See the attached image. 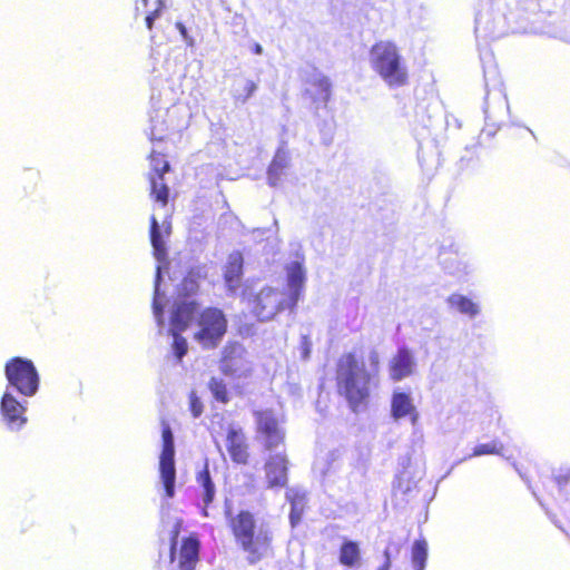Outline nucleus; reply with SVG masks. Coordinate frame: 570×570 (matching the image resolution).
Returning <instances> with one entry per match:
<instances>
[{
    "label": "nucleus",
    "instance_id": "c756f323",
    "mask_svg": "<svg viewBox=\"0 0 570 570\" xmlns=\"http://www.w3.org/2000/svg\"><path fill=\"white\" fill-rule=\"evenodd\" d=\"M165 9L166 0H156L154 9L145 16V23L148 30H153L155 20L163 14Z\"/></svg>",
    "mask_w": 570,
    "mask_h": 570
},
{
    "label": "nucleus",
    "instance_id": "ddd939ff",
    "mask_svg": "<svg viewBox=\"0 0 570 570\" xmlns=\"http://www.w3.org/2000/svg\"><path fill=\"white\" fill-rule=\"evenodd\" d=\"M264 470L268 488L279 489L287 485L288 459L285 453L271 455L264 464Z\"/></svg>",
    "mask_w": 570,
    "mask_h": 570
},
{
    "label": "nucleus",
    "instance_id": "c9c22d12",
    "mask_svg": "<svg viewBox=\"0 0 570 570\" xmlns=\"http://www.w3.org/2000/svg\"><path fill=\"white\" fill-rule=\"evenodd\" d=\"M286 164L284 160L273 159L268 167V177L273 178L274 176H278L285 168Z\"/></svg>",
    "mask_w": 570,
    "mask_h": 570
},
{
    "label": "nucleus",
    "instance_id": "f704fd0d",
    "mask_svg": "<svg viewBox=\"0 0 570 570\" xmlns=\"http://www.w3.org/2000/svg\"><path fill=\"white\" fill-rule=\"evenodd\" d=\"M291 502V512H289V520L292 525H296L301 519L304 511V507H298L295 502V498H289Z\"/></svg>",
    "mask_w": 570,
    "mask_h": 570
},
{
    "label": "nucleus",
    "instance_id": "393cba45",
    "mask_svg": "<svg viewBox=\"0 0 570 570\" xmlns=\"http://www.w3.org/2000/svg\"><path fill=\"white\" fill-rule=\"evenodd\" d=\"M448 302L452 307L469 316H475L479 313L478 305L460 294L451 295Z\"/></svg>",
    "mask_w": 570,
    "mask_h": 570
},
{
    "label": "nucleus",
    "instance_id": "6e6552de",
    "mask_svg": "<svg viewBox=\"0 0 570 570\" xmlns=\"http://www.w3.org/2000/svg\"><path fill=\"white\" fill-rule=\"evenodd\" d=\"M151 173L148 175L150 183V197L166 207L169 199V188L164 183V175L170 170V165L166 156L159 151L153 150L149 155Z\"/></svg>",
    "mask_w": 570,
    "mask_h": 570
},
{
    "label": "nucleus",
    "instance_id": "4be33fe9",
    "mask_svg": "<svg viewBox=\"0 0 570 570\" xmlns=\"http://www.w3.org/2000/svg\"><path fill=\"white\" fill-rule=\"evenodd\" d=\"M196 481L199 487L203 489V502L204 508L202 514L204 517H208L207 509L215 498V484L212 480L208 464L206 463L204 468L197 473Z\"/></svg>",
    "mask_w": 570,
    "mask_h": 570
},
{
    "label": "nucleus",
    "instance_id": "b1692460",
    "mask_svg": "<svg viewBox=\"0 0 570 570\" xmlns=\"http://www.w3.org/2000/svg\"><path fill=\"white\" fill-rule=\"evenodd\" d=\"M150 242L154 248V254L157 259L161 261L166 257L167 250L165 242L163 240L158 222L155 216L150 218Z\"/></svg>",
    "mask_w": 570,
    "mask_h": 570
},
{
    "label": "nucleus",
    "instance_id": "5701e85b",
    "mask_svg": "<svg viewBox=\"0 0 570 570\" xmlns=\"http://www.w3.org/2000/svg\"><path fill=\"white\" fill-rule=\"evenodd\" d=\"M258 85L252 79H242L233 88L232 98L235 105L246 104L257 91Z\"/></svg>",
    "mask_w": 570,
    "mask_h": 570
},
{
    "label": "nucleus",
    "instance_id": "0eeeda50",
    "mask_svg": "<svg viewBox=\"0 0 570 570\" xmlns=\"http://www.w3.org/2000/svg\"><path fill=\"white\" fill-rule=\"evenodd\" d=\"M163 450L159 458V473L167 498L175 495L176 469L174 435L168 423L163 422Z\"/></svg>",
    "mask_w": 570,
    "mask_h": 570
},
{
    "label": "nucleus",
    "instance_id": "f8f14e48",
    "mask_svg": "<svg viewBox=\"0 0 570 570\" xmlns=\"http://www.w3.org/2000/svg\"><path fill=\"white\" fill-rule=\"evenodd\" d=\"M200 541L197 533L185 537L176 548V557L179 570H196L199 562Z\"/></svg>",
    "mask_w": 570,
    "mask_h": 570
},
{
    "label": "nucleus",
    "instance_id": "473e14b6",
    "mask_svg": "<svg viewBox=\"0 0 570 570\" xmlns=\"http://www.w3.org/2000/svg\"><path fill=\"white\" fill-rule=\"evenodd\" d=\"M160 279V268H157V282ZM158 283H156L155 296L153 299L154 314L158 320L159 324H163L164 308L161 303L158 301Z\"/></svg>",
    "mask_w": 570,
    "mask_h": 570
},
{
    "label": "nucleus",
    "instance_id": "58836bf2",
    "mask_svg": "<svg viewBox=\"0 0 570 570\" xmlns=\"http://www.w3.org/2000/svg\"><path fill=\"white\" fill-rule=\"evenodd\" d=\"M139 4L141 6L142 9H145L148 4V0H137L136 1V4H135V18H138V16L140 14V7Z\"/></svg>",
    "mask_w": 570,
    "mask_h": 570
},
{
    "label": "nucleus",
    "instance_id": "4c0bfd02",
    "mask_svg": "<svg viewBox=\"0 0 570 570\" xmlns=\"http://www.w3.org/2000/svg\"><path fill=\"white\" fill-rule=\"evenodd\" d=\"M288 499L289 498H295V502L297 503L298 507H304V502H305V494L303 493H299V492H294L292 493L291 495L287 497Z\"/></svg>",
    "mask_w": 570,
    "mask_h": 570
},
{
    "label": "nucleus",
    "instance_id": "423d86ee",
    "mask_svg": "<svg viewBox=\"0 0 570 570\" xmlns=\"http://www.w3.org/2000/svg\"><path fill=\"white\" fill-rule=\"evenodd\" d=\"M256 438L262 442L264 450L273 451L285 442V432L271 409L254 411Z\"/></svg>",
    "mask_w": 570,
    "mask_h": 570
},
{
    "label": "nucleus",
    "instance_id": "7c9ffc66",
    "mask_svg": "<svg viewBox=\"0 0 570 570\" xmlns=\"http://www.w3.org/2000/svg\"><path fill=\"white\" fill-rule=\"evenodd\" d=\"M183 529V520L178 519L176 520L171 531H170V551H169V559L171 562L175 561L176 557V548L178 546V537Z\"/></svg>",
    "mask_w": 570,
    "mask_h": 570
},
{
    "label": "nucleus",
    "instance_id": "e433bc0d",
    "mask_svg": "<svg viewBox=\"0 0 570 570\" xmlns=\"http://www.w3.org/2000/svg\"><path fill=\"white\" fill-rule=\"evenodd\" d=\"M384 563L377 568V570H390L391 569V564H392V561H391V548L387 547L385 550H384Z\"/></svg>",
    "mask_w": 570,
    "mask_h": 570
},
{
    "label": "nucleus",
    "instance_id": "f3484780",
    "mask_svg": "<svg viewBox=\"0 0 570 570\" xmlns=\"http://www.w3.org/2000/svg\"><path fill=\"white\" fill-rule=\"evenodd\" d=\"M197 309L198 304L195 301L177 303L170 314L169 332H185L195 318Z\"/></svg>",
    "mask_w": 570,
    "mask_h": 570
},
{
    "label": "nucleus",
    "instance_id": "ea45409f",
    "mask_svg": "<svg viewBox=\"0 0 570 570\" xmlns=\"http://www.w3.org/2000/svg\"><path fill=\"white\" fill-rule=\"evenodd\" d=\"M253 52H254L255 55H261V53L263 52L262 46H261L259 43H255V45L253 46Z\"/></svg>",
    "mask_w": 570,
    "mask_h": 570
},
{
    "label": "nucleus",
    "instance_id": "a19ab883",
    "mask_svg": "<svg viewBox=\"0 0 570 570\" xmlns=\"http://www.w3.org/2000/svg\"><path fill=\"white\" fill-rule=\"evenodd\" d=\"M308 353H309V347H308V343H306L305 347H304V357H307Z\"/></svg>",
    "mask_w": 570,
    "mask_h": 570
},
{
    "label": "nucleus",
    "instance_id": "6ab92c4d",
    "mask_svg": "<svg viewBox=\"0 0 570 570\" xmlns=\"http://www.w3.org/2000/svg\"><path fill=\"white\" fill-rule=\"evenodd\" d=\"M208 277L206 265H196L188 268L180 281L178 291L184 297L196 295L199 292L200 283Z\"/></svg>",
    "mask_w": 570,
    "mask_h": 570
},
{
    "label": "nucleus",
    "instance_id": "dca6fc26",
    "mask_svg": "<svg viewBox=\"0 0 570 570\" xmlns=\"http://www.w3.org/2000/svg\"><path fill=\"white\" fill-rule=\"evenodd\" d=\"M338 393L346 397L351 409H356V371L352 362H341L337 368Z\"/></svg>",
    "mask_w": 570,
    "mask_h": 570
},
{
    "label": "nucleus",
    "instance_id": "f03ea898",
    "mask_svg": "<svg viewBox=\"0 0 570 570\" xmlns=\"http://www.w3.org/2000/svg\"><path fill=\"white\" fill-rule=\"evenodd\" d=\"M371 63L384 81L392 87L406 83L407 71L394 43L380 41L371 50Z\"/></svg>",
    "mask_w": 570,
    "mask_h": 570
},
{
    "label": "nucleus",
    "instance_id": "cd10ccee",
    "mask_svg": "<svg viewBox=\"0 0 570 570\" xmlns=\"http://www.w3.org/2000/svg\"><path fill=\"white\" fill-rule=\"evenodd\" d=\"M181 333L183 332H169V334L173 336L171 348L178 361H181L183 357L188 353V343Z\"/></svg>",
    "mask_w": 570,
    "mask_h": 570
},
{
    "label": "nucleus",
    "instance_id": "1a4fd4ad",
    "mask_svg": "<svg viewBox=\"0 0 570 570\" xmlns=\"http://www.w3.org/2000/svg\"><path fill=\"white\" fill-rule=\"evenodd\" d=\"M380 355L371 351L358 368V404L366 400L372 390L379 385Z\"/></svg>",
    "mask_w": 570,
    "mask_h": 570
},
{
    "label": "nucleus",
    "instance_id": "20e7f679",
    "mask_svg": "<svg viewBox=\"0 0 570 570\" xmlns=\"http://www.w3.org/2000/svg\"><path fill=\"white\" fill-rule=\"evenodd\" d=\"M4 374L10 386L23 396H32L39 389L38 371L28 358L11 357L4 365Z\"/></svg>",
    "mask_w": 570,
    "mask_h": 570
},
{
    "label": "nucleus",
    "instance_id": "2eb2a0df",
    "mask_svg": "<svg viewBox=\"0 0 570 570\" xmlns=\"http://www.w3.org/2000/svg\"><path fill=\"white\" fill-rule=\"evenodd\" d=\"M0 413L6 424L12 430H19L27 423L26 406L11 393L6 392L2 395Z\"/></svg>",
    "mask_w": 570,
    "mask_h": 570
},
{
    "label": "nucleus",
    "instance_id": "7ed1b4c3",
    "mask_svg": "<svg viewBox=\"0 0 570 570\" xmlns=\"http://www.w3.org/2000/svg\"><path fill=\"white\" fill-rule=\"evenodd\" d=\"M197 331L193 338L203 350H214L218 347L227 333L228 320L225 313L214 306L205 307L197 314Z\"/></svg>",
    "mask_w": 570,
    "mask_h": 570
},
{
    "label": "nucleus",
    "instance_id": "a878e982",
    "mask_svg": "<svg viewBox=\"0 0 570 570\" xmlns=\"http://www.w3.org/2000/svg\"><path fill=\"white\" fill-rule=\"evenodd\" d=\"M428 559V543L425 540H417L412 548V562L415 570H424Z\"/></svg>",
    "mask_w": 570,
    "mask_h": 570
},
{
    "label": "nucleus",
    "instance_id": "9b49d317",
    "mask_svg": "<svg viewBox=\"0 0 570 570\" xmlns=\"http://www.w3.org/2000/svg\"><path fill=\"white\" fill-rule=\"evenodd\" d=\"M416 367L414 353L407 347H402L389 361V376L392 381L400 382L413 375Z\"/></svg>",
    "mask_w": 570,
    "mask_h": 570
},
{
    "label": "nucleus",
    "instance_id": "9d476101",
    "mask_svg": "<svg viewBox=\"0 0 570 570\" xmlns=\"http://www.w3.org/2000/svg\"><path fill=\"white\" fill-rule=\"evenodd\" d=\"M286 285L288 288L287 299L289 301V311H293L304 293L306 282V271L304 267V257L288 263L285 266Z\"/></svg>",
    "mask_w": 570,
    "mask_h": 570
},
{
    "label": "nucleus",
    "instance_id": "c85d7f7f",
    "mask_svg": "<svg viewBox=\"0 0 570 570\" xmlns=\"http://www.w3.org/2000/svg\"><path fill=\"white\" fill-rule=\"evenodd\" d=\"M340 562L344 566H353L356 562V543L348 541L344 543L340 552Z\"/></svg>",
    "mask_w": 570,
    "mask_h": 570
},
{
    "label": "nucleus",
    "instance_id": "72a5a7b5",
    "mask_svg": "<svg viewBox=\"0 0 570 570\" xmlns=\"http://www.w3.org/2000/svg\"><path fill=\"white\" fill-rule=\"evenodd\" d=\"M189 410L194 417H199L204 411V405L196 392L189 393Z\"/></svg>",
    "mask_w": 570,
    "mask_h": 570
},
{
    "label": "nucleus",
    "instance_id": "39448f33",
    "mask_svg": "<svg viewBox=\"0 0 570 570\" xmlns=\"http://www.w3.org/2000/svg\"><path fill=\"white\" fill-rule=\"evenodd\" d=\"M250 313L259 322L273 320L277 314L289 309V301L281 297L276 287L265 286L257 294L247 298Z\"/></svg>",
    "mask_w": 570,
    "mask_h": 570
},
{
    "label": "nucleus",
    "instance_id": "f257e3e1",
    "mask_svg": "<svg viewBox=\"0 0 570 570\" xmlns=\"http://www.w3.org/2000/svg\"><path fill=\"white\" fill-rule=\"evenodd\" d=\"M227 527L236 546L244 552L249 564H256L272 550L273 535L268 529L257 525L256 517L249 510L233 513L225 511Z\"/></svg>",
    "mask_w": 570,
    "mask_h": 570
},
{
    "label": "nucleus",
    "instance_id": "79ce46f5",
    "mask_svg": "<svg viewBox=\"0 0 570 570\" xmlns=\"http://www.w3.org/2000/svg\"><path fill=\"white\" fill-rule=\"evenodd\" d=\"M178 27H179L181 32H185V27L181 23H178Z\"/></svg>",
    "mask_w": 570,
    "mask_h": 570
},
{
    "label": "nucleus",
    "instance_id": "aec40b11",
    "mask_svg": "<svg viewBox=\"0 0 570 570\" xmlns=\"http://www.w3.org/2000/svg\"><path fill=\"white\" fill-rule=\"evenodd\" d=\"M244 258L239 252L232 253L224 271V282L227 289L235 293L242 283Z\"/></svg>",
    "mask_w": 570,
    "mask_h": 570
},
{
    "label": "nucleus",
    "instance_id": "a211bd4d",
    "mask_svg": "<svg viewBox=\"0 0 570 570\" xmlns=\"http://www.w3.org/2000/svg\"><path fill=\"white\" fill-rule=\"evenodd\" d=\"M391 413L395 420L410 415L413 424H415L419 416L413 397L410 393L402 392L401 390H395L392 394Z\"/></svg>",
    "mask_w": 570,
    "mask_h": 570
},
{
    "label": "nucleus",
    "instance_id": "4468645a",
    "mask_svg": "<svg viewBox=\"0 0 570 570\" xmlns=\"http://www.w3.org/2000/svg\"><path fill=\"white\" fill-rule=\"evenodd\" d=\"M226 449L230 460L235 464L246 465L249 462L250 452L247 438L242 429L230 428L226 433Z\"/></svg>",
    "mask_w": 570,
    "mask_h": 570
},
{
    "label": "nucleus",
    "instance_id": "bb28decb",
    "mask_svg": "<svg viewBox=\"0 0 570 570\" xmlns=\"http://www.w3.org/2000/svg\"><path fill=\"white\" fill-rule=\"evenodd\" d=\"M208 389L213 393L215 400L220 403H228L229 394L226 383L222 379L212 377L208 382Z\"/></svg>",
    "mask_w": 570,
    "mask_h": 570
},
{
    "label": "nucleus",
    "instance_id": "2f4dec72",
    "mask_svg": "<svg viewBox=\"0 0 570 570\" xmlns=\"http://www.w3.org/2000/svg\"><path fill=\"white\" fill-rule=\"evenodd\" d=\"M502 449V445L497 442H491L487 444H479L474 448L473 456H480L484 454H499Z\"/></svg>",
    "mask_w": 570,
    "mask_h": 570
},
{
    "label": "nucleus",
    "instance_id": "412c9836",
    "mask_svg": "<svg viewBox=\"0 0 570 570\" xmlns=\"http://www.w3.org/2000/svg\"><path fill=\"white\" fill-rule=\"evenodd\" d=\"M306 94L314 104L326 105L331 97V82L324 76L308 79Z\"/></svg>",
    "mask_w": 570,
    "mask_h": 570
}]
</instances>
